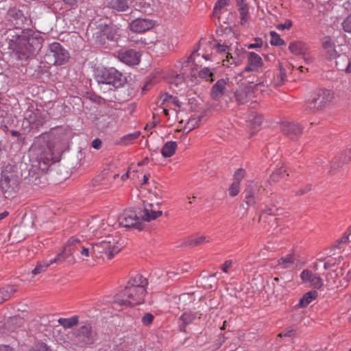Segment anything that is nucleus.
Returning a JSON list of instances; mask_svg holds the SVG:
<instances>
[{
	"mask_svg": "<svg viewBox=\"0 0 351 351\" xmlns=\"http://www.w3.org/2000/svg\"><path fill=\"white\" fill-rule=\"evenodd\" d=\"M337 278V274L335 271L328 272L326 276V280L330 285H335L336 284Z\"/></svg>",
	"mask_w": 351,
	"mask_h": 351,
	"instance_id": "obj_53",
	"label": "nucleus"
},
{
	"mask_svg": "<svg viewBox=\"0 0 351 351\" xmlns=\"http://www.w3.org/2000/svg\"><path fill=\"white\" fill-rule=\"evenodd\" d=\"M123 246V241H121L119 236L113 237L107 235L104 239L91 244L90 246L82 245L78 252L80 258L83 260L85 258L96 257L111 259L118 254Z\"/></svg>",
	"mask_w": 351,
	"mask_h": 351,
	"instance_id": "obj_2",
	"label": "nucleus"
},
{
	"mask_svg": "<svg viewBox=\"0 0 351 351\" xmlns=\"http://www.w3.org/2000/svg\"><path fill=\"white\" fill-rule=\"evenodd\" d=\"M73 335L77 339V341L85 344H90L95 341V333L92 329L90 324L85 323L77 330L73 332Z\"/></svg>",
	"mask_w": 351,
	"mask_h": 351,
	"instance_id": "obj_11",
	"label": "nucleus"
},
{
	"mask_svg": "<svg viewBox=\"0 0 351 351\" xmlns=\"http://www.w3.org/2000/svg\"><path fill=\"white\" fill-rule=\"evenodd\" d=\"M162 44L165 45L162 49L164 51L171 50L173 48V45H169V39L168 40L163 39L162 40L158 41L156 43V47H160Z\"/></svg>",
	"mask_w": 351,
	"mask_h": 351,
	"instance_id": "obj_54",
	"label": "nucleus"
},
{
	"mask_svg": "<svg viewBox=\"0 0 351 351\" xmlns=\"http://www.w3.org/2000/svg\"><path fill=\"white\" fill-rule=\"evenodd\" d=\"M16 42V53L21 60L26 59L41 47L40 38L34 36L32 29L23 32Z\"/></svg>",
	"mask_w": 351,
	"mask_h": 351,
	"instance_id": "obj_4",
	"label": "nucleus"
},
{
	"mask_svg": "<svg viewBox=\"0 0 351 351\" xmlns=\"http://www.w3.org/2000/svg\"><path fill=\"white\" fill-rule=\"evenodd\" d=\"M311 285L315 289H319L322 285V280L319 276H313L310 282Z\"/></svg>",
	"mask_w": 351,
	"mask_h": 351,
	"instance_id": "obj_51",
	"label": "nucleus"
},
{
	"mask_svg": "<svg viewBox=\"0 0 351 351\" xmlns=\"http://www.w3.org/2000/svg\"><path fill=\"white\" fill-rule=\"evenodd\" d=\"M107 5L118 12H124L129 8L128 0H107Z\"/></svg>",
	"mask_w": 351,
	"mask_h": 351,
	"instance_id": "obj_27",
	"label": "nucleus"
},
{
	"mask_svg": "<svg viewBox=\"0 0 351 351\" xmlns=\"http://www.w3.org/2000/svg\"><path fill=\"white\" fill-rule=\"evenodd\" d=\"M351 160V149H346L341 156L336 157L332 162V167L335 169L341 168Z\"/></svg>",
	"mask_w": 351,
	"mask_h": 351,
	"instance_id": "obj_22",
	"label": "nucleus"
},
{
	"mask_svg": "<svg viewBox=\"0 0 351 351\" xmlns=\"http://www.w3.org/2000/svg\"><path fill=\"white\" fill-rule=\"evenodd\" d=\"M228 80L220 79L212 87L211 96L215 99H219L222 97L226 88Z\"/></svg>",
	"mask_w": 351,
	"mask_h": 351,
	"instance_id": "obj_23",
	"label": "nucleus"
},
{
	"mask_svg": "<svg viewBox=\"0 0 351 351\" xmlns=\"http://www.w3.org/2000/svg\"><path fill=\"white\" fill-rule=\"evenodd\" d=\"M271 40L270 43L271 45L280 46L285 44V41L280 37V36L275 32H270Z\"/></svg>",
	"mask_w": 351,
	"mask_h": 351,
	"instance_id": "obj_43",
	"label": "nucleus"
},
{
	"mask_svg": "<svg viewBox=\"0 0 351 351\" xmlns=\"http://www.w3.org/2000/svg\"><path fill=\"white\" fill-rule=\"evenodd\" d=\"M313 276L312 271L308 269L302 271L300 274V278L304 282H310Z\"/></svg>",
	"mask_w": 351,
	"mask_h": 351,
	"instance_id": "obj_50",
	"label": "nucleus"
},
{
	"mask_svg": "<svg viewBox=\"0 0 351 351\" xmlns=\"http://www.w3.org/2000/svg\"><path fill=\"white\" fill-rule=\"evenodd\" d=\"M29 351H52L50 347L44 342L35 343Z\"/></svg>",
	"mask_w": 351,
	"mask_h": 351,
	"instance_id": "obj_44",
	"label": "nucleus"
},
{
	"mask_svg": "<svg viewBox=\"0 0 351 351\" xmlns=\"http://www.w3.org/2000/svg\"><path fill=\"white\" fill-rule=\"evenodd\" d=\"M292 23L290 20H287L285 23H280L277 25V28L280 30L289 29L291 28Z\"/></svg>",
	"mask_w": 351,
	"mask_h": 351,
	"instance_id": "obj_60",
	"label": "nucleus"
},
{
	"mask_svg": "<svg viewBox=\"0 0 351 351\" xmlns=\"http://www.w3.org/2000/svg\"><path fill=\"white\" fill-rule=\"evenodd\" d=\"M154 319V316L150 313H146L141 318L142 324L145 326H149Z\"/></svg>",
	"mask_w": 351,
	"mask_h": 351,
	"instance_id": "obj_49",
	"label": "nucleus"
},
{
	"mask_svg": "<svg viewBox=\"0 0 351 351\" xmlns=\"http://www.w3.org/2000/svg\"><path fill=\"white\" fill-rule=\"evenodd\" d=\"M68 256H69V254L65 252V249L64 248L61 252L58 254L54 258L51 259L50 261H51V264H53V263L62 264L63 263H66L68 265H73V263H71L68 261V259H67Z\"/></svg>",
	"mask_w": 351,
	"mask_h": 351,
	"instance_id": "obj_36",
	"label": "nucleus"
},
{
	"mask_svg": "<svg viewBox=\"0 0 351 351\" xmlns=\"http://www.w3.org/2000/svg\"><path fill=\"white\" fill-rule=\"evenodd\" d=\"M276 267L278 269H291L298 265V260L293 254H287L278 260Z\"/></svg>",
	"mask_w": 351,
	"mask_h": 351,
	"instance_id": "obj_20",
	"label": "nucleus"
},
{
	"mask_svg": "<svg viewBox=\"0 0 351 351\" xmlns=\"http://www.w3.org/2000/svg\"><path fill=\"white\" fill-rule=\"evenodd\" d=\"M157 205L145 204L143 215L139 217L135 211L131 210H124L119 217V224L126 228H142V221H150L162 215V212L156 209Z\"/></svg>",
	"mask_w": 351,
	"mask_h": 351,
	"instance_id": "obj_3",
	"label": "nucleus"
},
{
	"mask_svg": "<svg viewBox=\"0 0 351 351\" xmlns=\"http://www.w3.org/2000/svg\"><path fill=\"white\" fill-rule=\"evenodd\" d=\"M241 16L248 15V8L246 5H242L239 9Z\"/></svg>",
	"mask_w": 351,
	"mask_h": 351,
	"instance_id": "obj_63",
	"label": "nucleus"
},
{
	"mask_svg": "<svg viewBox=\"0 0 351 351\" xmlns=\"http://www.w3.org/2000/svg\"><path fill=\"white\" fill-rule=\"evenodd\" d=\"M19 186V176L14 172L3 171L1 178V187L5 197L13 196Z\"/></svg>",
	"mask_w": 351,
	"mask_h": 351,
	"instance_id": "obj_9",
	"label": "nucleus"
},
{
	"mask_svg": "<svg viewBox=\"0 0 351 351\" xmlns=\"http://www.w3.org/2000/svg\"><path fill=\"white\" fill-rule=\"evenodd\" d=\"M96 80L98 84H109L114 88L123 86L126 81L122 73L113 67L98 71Z\"/></svg>",
	"mask_w": 351,
	"mask_h": 351,
	"instance_id": "obj_5",
	"label": "nucleus"
},
{
	"mask_svg": "<svg viewBox=\"0 0 351 351\" xmlns=\"http://www.w3.org/2000/svg\"><path fill=\"white\" fill-rule=\"evenodd\" d=\"M245 170L243 169H239L236 171L234 174V182H237L240 184L241 180L244 178Z\"/></svg>",
	"mask_w": 351,
	"mask_h": 351,
	"instance_id": "obj_55",
	"label": "nucleus"
},
{
	"mask_svg": "<svg viewBox=\"0 0 351 351\" xmlns=\"http://www.w3.org/2000/svg\"><path fill=\"white\" fill-rule=\"evenodd\" d=\"M282 133L291 139H295L302 132V127L293 122L283 121L280 124Z\"/></svg>",
	"mask_w": 351,
	"mask_h": 351,
	"instance_id": "obj_15",
	"label": "nucleus"
},
{
	"mask_svg": "<svg viewBox=\"0 0 351 351\" xmlns=\"http://www.w3.org/2000/svg\"><path fill=\"white\" fill-rule=\"evenodd\" d=\"M23 324V320L19 317H10L7 322V326L11 331H14L21 327Z\"/></svg>",
	"mask_w": 351,
	"mask_h": 351,
	"instance_id": "obj_35",
	"label": "nucleus"
},
{
	"mask_svg": "<svg viewBox=\"0 0 351 351\" xmlns=\"http://www.w3.org/2000/svg\"><path fill=\"white\" fill-rule=\"evenodd\" d=\"M169 84L172 88L181 87L185 85L184 76L182 75L177 74L173 76L169 80Z\"/></svg>",
	"mask_w": 351,
	"mask_h": 351,
	"instance_id": "obj_39",
	"label": "nucleus"
},
{
	"mask_svg": "<svg viewBox=\"0 0 351 351\" xmlns=\"http://www.w3.org/2000/svg\"><path fill=\"white\" fill-rule=\"evenodd\" d=\"M0 351H15L14 349L7 345H0Z\"/></svg>",
	"mask_w": 351,
	"mask_h": 351,
	"instance_id": "obj_64",
	"label": "nucleus"
},
{
	"mask_svg": "<svg viewBox=\"0 0 351 351\" xmlns=\"http://www.w3.org/2000/svg\"><path fill=\"white\" fill-rule=\"evenodd\" d=\"M336 58H337L336 61V65L338 69L345 71L346 72V66L348 61V56L346 55L340 56L339 53Z\"/></svg>",
	"mask_w": 351,
	"mask_h": 351,
	"instance_id": "obj_41",
	"label": "nucleus"
},
{
	"mask_svg": "<svg viewBox=\"0 0 351 351\" xmlns=\"http://www.w3.org/2000/svg\"><path fill=\"white\" fill-rule=\"evenodd\" d=\"M228 4V0H219L215 6V9L222 8Z\"/></svg>",
	"mask_w": 351,
	"mask_h": 351,
	"instance_id": "obj_62",
	"label": "nucleus"
},
{
	"mask_svg": "<svg viewBox=\"0 0 351 351\" xmlns=\"http://www.w3.org/2000/svg\"><path fill=\"white\" fill-rule=\"evenodd\" d=\"M286 70L282 66H280V72L274 79V84L276 86H281L286 80Z\"/></svg>",
	"mask_w": 351,
	"mask_h": 351,
	"instance_id": "obj_40",
	"label": "nucleus"
},
{
	"mask_svg": "<svg viewBox=\"0 0 351 351\" xmlns=\"http://www.w3.org/2000/svg\"><path fill=\"white\" fill-rule=\"evenodd\" d=\"M82 245L81 240L75 237H72L67 241L64 248L65 252L69 254L67 259L71 263H75L74 254L80 251Z\"/></svg>",
	"mask_w": 351,
	"mask_h": 351,
	"instance_id": "obj_13",
	"label": "nucleus"
},
{
	"mask_svg": "<svg viewBox=\"0 0 351 351\" xmlns=\"http://www.w3.org/2000/svg\"><path fill=\"white\" fill-rule=\"evenodd\" d=\"M58 322L64 328H71L78 323V317L75 315L69 318H59Z\"/></svg>",
	"mask_w": 351,
	"mask_h": 351,
	"instance_id": "obj_34",
	"label": "nucleus"
},
{
	"mask_svg": "<svg viewBox=\"0 0 351 351\" xmlns=\"http://www.w3.org/2000/svg\"><path fill=\"white\" fill-rule=\"evenodd\" d=\"M177 149V143L175 141H168L162 147L161 154L165 158L172 156Z\"/></svg>",
	"mask_w": 351,
	"mask_h": 351,
	"instance_id": "obj_28",
	"label": "nucleus"
},
{
	"mask_svg": "<svg viewBox=\"0 0 351 351\" xmlns=\"http://www.w3.org/2000/svg\"><path fill=\"white\" fill-rule=\"evenodd\" d=\"M30 152L36 156V160L38 163V167L42 170H45L47 167L53 162V152L51 147L44 143L38 146L35 144L31 149Z\"/></svg>",
	"mask_w": 351,
	"mask_h": 351,
	"instance_id": "obj_8",
	"label": "nucleus"
},
{
	"mask_svg": "<svg viewBox=\"0 0 351 351\" xmlns=\"http://www.w3.org/2000/svg\"><path fill=\"white\" fill-rule=\"evenodd\" d=\"M311 189V184H307L304 185V186H302L299 190L296 191L295 195L296 196L303 195L306 194V193H308V191H310Z\"/></svg>",
	"mask_w": 351,
	"mask_h": 351,
	"instance_id": "obj_58",
	"label": "nucleus"
},
{
	"mask_svg": "<svg viewBox=\"0 0 351 351\" xmlns=\"http://www.w3.org/2000/svg\"><path fill=\"white\" fill-rule=\"evenodd\" d=\"M262 185L256 181H248L244 190V202L249 206H255L260 199Z\"/></svg>",
	"mask_w": 351,
	"mask_h": 351,
	"instance_id": "obj_10",
	"label": "nucleus"
},
{
	"mask_svg": "<svg viewBox=\"0 0 351 351\" xmlns=\"http://www.w3.org/2000/svg\"><path fill=\"white\" fill-rule=\"evenodd\" d=\"M317 296V293L315 291H310L302 297L300 300V302L298 304V306L300 308L306 307L308 304H309L313 300H315Z\"/></svg>",
	"mask_w": 351,
	"mask_h": 351,
	"instance_id": "obj_29",
	"label": "nucleus"
},
{
	"mask_svg": "<svg viewBox=\"0 0 351 351\" xmlns=\"http://www.w3.org/2000/svg\"><path fill=\"white\" fill-rule=\"evenodd\" d=\"M263 60L259 55L250 52L247 56V64L243 72L257 71L263 66Z\"/></svg>",
	"mask_w": 351,
	"mask_h": 351,
	"instance_id": "obj_19",
	"label": "nucleus"
},
{
	"mask_svg": "<svg viewBox=\"0 0 351 351\" xmlns=\"http://www.w3.org/2000/svg\"><path fill=\"white\" fill-rule=\"evenodd\" d=\"M210 241V237L205 235H201L196 237L189 239L186 241V245L190 247H196L202 244L208 243Z\"/></svg>",
	"mask_w": 351,
	"mask_h": 351,
	"instance_id": "obj_33",
	"label": "nucleus"
},
{
	"mask_svg": "<svg viewBox=\"0 0 351 351\" xmlns=\"http://www.w3.org/2000/svg\"><path fill=\"white\" fill-rule=\"evenodd\" d=\"M349 242L348 237H347V235H343L335 242L332 247L333 250H343L344 249V246Z\"/></svg>",
	"mask_w": 351,
	"mask_h": 351,
	"instance_id": "obj_42",
	"label": "nucleus"
},
{
	"mask_svg": "<svg viewBox=\"0 0 351 351\" xmlns=\"http://www.w3.org/2000/svg\"><path fill=\"white\" fill-rule=\"evenodd\" d=\"M118 58L127 65H137L140 62L141 54L134 49L120 50Z\"/></svg>",
	"mask_w": 351,
	"mask_h": 351,
	"instance_id": "obj_12",
	"label": "nucleus"
},
{
	"mask_svg": "<svg viewBox=\"0 0 351 351\" xmlns=\"http://www.w3.org/2000/svg\"><path fill=\"white\" fill-rule=\"evenodd\" d=\"M344 32L351 33V14L348 15L341 23Z\"/></svg>",
	"mask_w": 351,
	"mask_h": 351,
	"instance_id": "obj_48",
	"label": "nucleus"
},
{
	"mask_svg": "<svg viewBox=\"0 0 351 351\" xmlns=\"http://www.w3.org/2000/svg\"><path fill=\"white\" fill-rule=\"evenodd\" d=\"M17 291L15 285H7L0 289V304L11 298Z\"/></svg>",
	"mask_w": 351,
	"mask_h": 351,
	"instance_id": "obj_26",
	"label": "nucleus"
},
{
	"mask_svg": "<svg viewBox=\"0 0 351 351\" xmlns=\"http://www.w3.org/2000/svg\"><path fill=\"white\" fill-rule=\"evenodd\" d=\"M147 280L141 274H136L128 280L124 289L117 293L112 302L114 309L138 305L144 302L147 293Z\"/></svg>",
	"mask_w": 351,
	"mask_h": 351,
	"instance_id": "obj_1",
	"label": "nucleus"
},
{
	"mask_svg": "<svg viewBox=\"0 0 351 351\" xmlns=\"http://www.w3.org/2000/svg\"><path fill=\"white\" fill-rule=\"evenodd\" d=\"M229 194L232 197H234L239 193L240 184L237 182H233L228 189Z\"/></svg>",
	"mask_w": 351,
	"mask_h": 351,
	"instance_id": "obj_47",
	"label": "nucleus"
},
{
	"mask_svg": "<svg viewBox=\"0 0 351 351\" xmlns=\"http://www.w3.org/2000/svg\"><path fill=\"white\" fill-rule=\"evenodd\" d=\"M249 121H254V124L255 125L254 127L256 126H259L262 122H263V118L261 116H259V115H257V114H252L250 117H249Z\"/></svg>",
	"mask_w": 351,
	"mask_h": 351,
	"instance_id": "obj_57",
	"label": "nucleus"
},
{
	"mask_svg": "<svg viewBox=\"0 0 351 351\" xmlns=\"http://www.w3.org/2000/svg\"><path fill=\"white\" fill-rule=\"evenodd\" d=\"M332 92L326 89L314 91L306 101L307 108L312 110H319L326 107L333 99Z\"/></svg>",
	"mask_w": 351,
	"mask_h": 351,
	"instance_id": "obj_6",
	"label": "nucleus"
},
{
	"mask_svg": "<svg viewBox=\"0 0 351 351\" xmlns=\"http://www.w3.org/2000/svg\"><path fill=\"white\" fill-rule=\"evenodd\" d=\"M321 43L324 55L328 59H335L338 56L339 52L337 50L335 41L331 37L324 36Z\"/></svg>",
	"mask_w": 351,
	"mask_h": 351,
	"instance_id": "obj_16",
	"label": "nucleus"
},
{
	"mask_svg": "<svg viewBox=\"0 0 351 351\" xmlns=\"http://www.w3.org/2000/svg\"><path fill=\"white\" fill-rule=\"evenodd\" d=\"M171 96L172 95L167 94V93L162 94L160 97V101L161 102L160 105L169 106V103H170V100L171 99Z\"/></svg>",
	"mask_w": 351,
	"mask_h": 351,
	"instance_id": "obj_56",
	"label": "nucleus"
},
{
	"mask_svg": "<svg viewBox=\"0 0 351 351\" xmlns=\"http://www.w3.org/2000/svg\"><path fill=\"white\" fill-rule=\"evenodd\" d=\"M140 134V132H134L132 133L128 134L122 136L117 143V144L121 145H128L132 144L134 141L139 137Z\"/></svg>",
	"mask_w": 351,
	"mask_h": 351,
	"instance_id": "obj_32",
	"label": "nucleus"
},
{
	"mask_svg": "<svg viewBox=\"0 0 351 351\" xmlns=\"http://www.w3.org/2000/svg\"><path fill=\"white\" fill-rule=\"evenodd\" d=\"M253 94L254 92L251 86L241 85L235 91L236 101L239 104H245L251 99Z\"/></svg>",
	"mask_w": 351,
	"mask_h": 351,
	"instance_id": "obj_18",
	"label": "nucleus"
},
{
	"mask_svg": "<svg viewBox=\"0 0 351 351\" xmlns=\"http://www.w3.org/2000/svg\"><path fill=\"white\" fill-rule=\"evenodd\" d=\"M289 174L287 173V168L284 166H282L276 169V171L272 173L270 176L269 182H277L280 179L284 178L285 176H289Z\"/></svg>",
	"mask_w": 351,
	"mask_h": 351,
	"instance_id": "obj_31",
	"label": "nucleus"
},
{
	"mask_svg": "<svg viewBox=\"0 0 351 351\" xmlns=\"http://www.w3.org/2000/svg\"><path fill=\"white\" fill-rule=\"evenodd\" d=\"M199 74L202 78L205 79L206 81H213V79L212 77L213 75V73L208 67H204L203 69H202L199 71Z\"/></svg>",
	"mask_w": 351,
	"mask_h": 351,
	"instance_id": "obj_46",
	"label": "nucleus"
},
{
	"mask_svg": "<svg viewBox=\"0 0 351 351\" xmlns=\"http://www.w3.org/2000/svg\"><path fill=\"white\" fill-rule=\"evenodd\" d=\"M274 293L276 294V298L281 300L287 294L288 291L283 286L278 285L275 287Z\"/></svg>",
	"mask_w": 351,
	"mask_h": 351,
	"instance_id": "obj_45",
	"label": "nucleus"
},
{
	"mask_svg": "<svg viewBox=\"0 0 351 351\" xmlns=\"http://www.w3.org/2000/svg\"><path fill=\"white\" fill-rule=\"evenodd\" d=\"M215 49L219 53L225 55L226 56L230 51H232V49H230L227 45L221 44L216 45Z\"/></svg>",
	"mask_w": 351,
	"mask_h": 351,
	"instance_id": "obj_52",
	"label": "nucleus"
},
{
	"mask_svg": "<svg viewBox=\"0 0 351 351\" xmlns=\"http://www.w3.org/2000/svg\"><path fill=\"white\" fill-rule=\"evenodd\" d=\"M51 265V261H43L37 263L36 267L32 270V273L36 276L46 271L47 268Z\"/></svg>",
	"mask_w": 351,
	"mask_h": 351,
	"instance_id": "obj_37",
	"label": "nucleus"
},
{
	"mask_svg": "<svg viewBox=\"0 0 351 351\" xmlns=\"http://www.w3.org/2000/svg\"><path fill=\"white\" fill-rule=\"evenodd\" d=\"M233 262L232 260L226 261L221 266V269L226 274L229 272V269L232 267Z\"/></svg>",
	"mask_w": 351,
	"mask_h": 351,
	"instance_id": "obj_59",
	"label": "nucleus"
},
{
	"mask_svg": "<svg viewBox=\"0 0 351 351\" xmlns=\"http://www.w3.org/2000/svg\"><path fill=\"white\" fill-rule=\"evenodd\" d=\"M69 53L58 43H53L49 45L48 52L45 55V61L53 65H62L69 59Z\"/></svg>",
	"mask_w": 351,
	"mask_h": 351,
	"instance_id": "obj_7",
	"label": "nucleus"
},
{
	"mask_svg": "<svg viewBox=\"0 0 351 351\" xmlns=\"http://www.w3.org/2000/svg\"><path fill=\"white\" fill-rule=\"evenodd\" d=\"M277 218L274 216L273 208H269L267 210L263 212L260 216V221L261 223H267L265 227L268 228H276L277 226Z\"/></svg>",
	"mask_w": 351,
	"mask_h": 351,
	"instance_id": "obj_21",
	"label": "nucleus"
},
{
	"mask_svg": "<svg viewBox=\"0 0 351 351\" xmlns=\"http://www.w3.org/2000/svg\"><path fill=\"white\" fill-rule=\"evenodd\" d=\"M289 49L294 55L304 54L306 50V47L304 43L300 41H293L289 45Z\"/></svg>",
	"mask_w": 351,
	"mask_h": 351,
	"instance_id": "obj_30",
	"label": "nucleus"
},
{
	"mask_svg": "<svg viewBox=\"0 0 351 351\" xmlns=\"http://www.w3.org/2000/svg\"><path fill=\"white\" fill-rule=\"evenodd\" d=\"M242 51L233 54L231 51H230L226 55V59H223L222 64L223 66L228 67H230L232 64L234 66L239 65L242 62Z\"/></svg>",
	"mask_w": 351,
	"mask_h": 351,
	"instance_id": "obj_24",
	"label": "nucleus"
},
{
	"mask_svg": "<svg viewBox=\"0 0 351 351\" xmlns=\"http://www.w3.org/2000/svg\"><path fill=\"white\" fill-rule=\"evenodd\" d=\"M88 230L93 236L99 237L107 232L110 226L103 219H93L87 225Z\"/></svg>",
	"mask_w": 351,
	"mask_h": 351,
	"instance_id": "obj_17",
	"label": "nucleus"
},
{
	"mask_svg": "<svg viewBox=\"0 0 351 351\" xmlns=\"http://www.w3.org/2000/svg\"><path fill=\"white\" fill-rule=\"evenodd\" d=\"M173 105L178 108H180L182 105V103L180 102L177 97H173V96H171V99L170 100L169 103V107H171Z\"/></svg>",
	"mask_w": 351,
	"mask_h": 351,
	"instance_id": "obj_61",
	"label": "nucleus"
},
{
	"mask_svg": "<svg viewBox=\"0 0 351 351\" xmlns=\"http://www.w3.org/2000/svg\"><path fill=\"white\" fill-rule=\"evenodd\" d=\"M155 25L154 21L148 19H136L130 23V29L134 32L142 33L149 30Z\"/></svg>",
	"mask_w": 351,
	"mask_h": 351,
	"instance_id": "obj_14",
	"label": "nucleus"
},
{
	"mask_svg": "<svg viewBox=\"0 0 351 351\" xmlns=\"http://www.w3.org/2000/svg\"><path fill=\"white\" fill-rule=\"evenodd\" d=\"M104 34L110 40H116L119 36L118 29L115 26H108L104 30Z\"/></svg>",
	"mask_w": 351,
	"mask_h": 351,
	"instance_id": "obj_38",
	"label": "nucleus"
},
{
	"mask_svg": "<svg viewBox=\"0 0 351 351\" xmlns=\"http://www.w3.org/2000/svg\"><path fill=\"white\" fill-rule=\"evenodd\" d=\"M195 318L196 314L195 313L189 311L183 313L178 320L180 330L185 332L186 326L192 323Z\"/></svg>",
	"mask_w": 351,
	"mask_h": 351,
	"instance_id": "obj_25",
	"label": "nucleus"
}]
</instances>
